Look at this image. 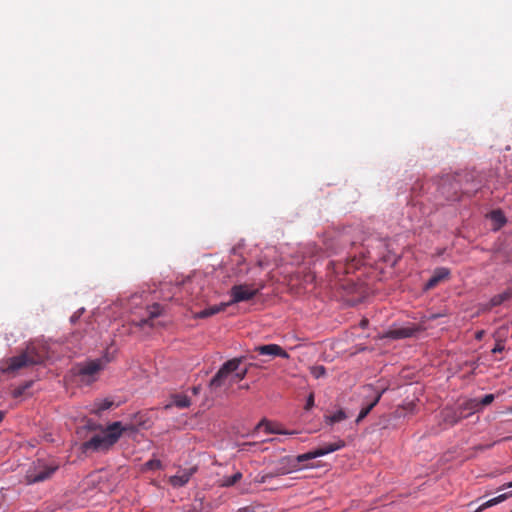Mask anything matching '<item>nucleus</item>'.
I'll use <instances>...</instances> for the list:
<instances>
[{
	"label": "nucleus",
	"mask_w": 512,
	"mask_h": 512,
	"mask_svg": "<svg viewBox=\"0 0 512 512\" xmlns=\"http://www.w3.org/2000/svg\"><path fill=\"white\" fill-rule=\"evenodd\" d=\"M89 429L100 428L102 433L92 436L88 441L82 444V450L87 451H108L111 449L120 439V437L127 431H134L132 425L124 426L120 421L109 424L106 428H102L100 425H88Z\"/></svg>",
	"instance_id": "obj_1"
},
{
	"label": "nucleus",
	"mask_w": 512,
	"mask_h": 512,
	"mask_svg": "<svg viewBox=\"0 0 512 512\" xmlns=\"http://www.w3.org/2000/svg\"><path fill=\"white\" fill-rule=\"evenodd\" d=\"M343 447H345V441L339 439L334 443L325 444V445H323L319 448H316L312 451H309L304 454H300L295 458L284 457L279 461V464L276 467L275 471H273V473H274L275 477L279 476V475L289 474L293 471L299 470L300 464L302 462L330 454L332 452L342 449Z\"/></svg>",
	"instance_id": "obj_2"
},
{
	"label": "nucleus",
	"mask_w": 512,
	"mask_h": 512,
	"mask_svg": "<svg viewBox=\"0 0 512 512\" xmlns=\"http://www.w3.org/2000/svg\"><path fill=\"white\" fill-rule=\"evenodd\" d=\"M46 357L44 348H39L32 344L27 346L19 355L2 360L0 362V370L3 373H15L22 368L43 363Z\"/></svg>",
	"instance_id": "obj_3"
},
{
	"label": "nucleus",
	"mask_w": 512,
	"mask_h": 512,
	"mask_svg": "<svg viewBox=\"0 0 512 512\" xmlns=\"http://www.w3.org/2000/svg\"><path fill=\"white\" fill-rule=\"evenodd\" d=\"M260 289L255 288L253 285L240 284L234 285L230 290L231 300L228 303H221L219 305L210 306L194 314L195 319H204L213 316L226 309L227 306L243 301H248L254 298Z\"/></svg>",
	"instance_id": "obj_4"
},
{
	"label": "nucleus",
	"mask_w": 512,
	"mask_h": 512,
	"mask_svg": "<svg viewBox=\"0 0 512 512\" xmlns=\"http://www.w3.org/2000/svg\"><path fill=\"white\" fill-rule=\"evenodd\" d=\"M241 361V358H233L225 362L211 379L210 387L216 389L223 386L227 381L233 384L243 380L247 375V369L238 371Z\"/></svg>",
	"instance_id": "obj_5"
},
{
	"label": "nucleus",
	"mask_w": 512,
	"mask_h": 512,
	"mask_svg": "<svg viewBox=\"0 0 512 512\" xmlns=\"http://www.w3.org/2000/svg\"><path fill=\"white\" fill-rule=\"evenodd\" d=\"M58 469V465H48L42 460L33 462L26 471L25 480L27 484L43 482L49 479Z\"/></svg>",
	"instance_id": "obj_6"
},
{
	"label": "nucleus",
	"mask_w": 512,
	"mask_h": 512,
	"mask_svg": "<svg viewBox=\"0 0 512 512\" xmlns=\"http://www.w3.org/2000/svg\"><path fill=\"white\" fill-rule=\"evenodd\" d=\"M110 359L91 360L86 363L79 364L77 367V374L83 377H91L103 369L104 365L108 363Z\"/></svg>",
	"instance_id": "obj_7"
},
{
	"label": "nucleus",
	"mask_w": 512,
	"mask_h": 512,
	"mask_svg": "<svg viewBox=\"0 0 512 512\" xmlns=\"http://www.w3.org/2000/svg\"><path fill=\"white\" fill-rule=\"evenodd\" d=\"M441 420L444 424L454 426L459 423L462 419L467 418L468 415L463 413L460 406L455 408L445 407L440 412Z\"/></svg>",
	"instance_id": "obj_8"
},
{
	"label": "nucleus",
	"mask_w": 512,
	"mask_h": 512,
	"mask_svg": "<svg viewBox=\"0 0 512 512\" xmlns=\"http://www.w3.org/2000/svg\"><path fill=\"white\" fill-rule=\"evenodd\" d=\"M260 355H269L274 357L289 358V354L277 344H268L256 346L254 349Z\"/></svg>",
	"instance_id": "obj_9"
},
{
	"label": "nucleus",
	"mask_w": 512,
	"mask_h": 512,
	"mask_svg": "<svg viewBox=\"0 0 512 512\" xmlns=\"http://www.w3.org/2000/svg\"><path fill=\"white\" fill-rule=\"evenodd\" d=\"M450 269L446 267H439L434 270L431 278L426 282L424 289L431 290L435 288L440 282L449 279Z\"/></svg>",
	"instance_id": "obj_10"
},
{
	"label": "nucleus",
	"mask_w": 512,
	"mask_h": 512,
	"mask_svg": "<svg viewBox=\"0 0 512 512\" xmlns=\"http://www.w3.org/2000/svg\"><path fill=\"white\" fill-rule=\"evenodd\" d=\"M195 472H196L195 467L189 468V469H184V470L180 471L178 474L171 476L169 478V483L173 487H183L184 485H186L189 482L190 478L192 477V475Z\"/></svg>",
	"instance_id": "obj_11"
},
{
	"label": "nucleus",
	"mask_w": 512,
	"mask_h": 512,
	"mask_svg": "<svg viewBox=\"0 0 512 512\" xmlns=\"http://www.w3.org/2000/svg\"><path fill=\"white\" fill-rule=\"evenodd\" d=\"M458 186L459 185L457 182L452 183L451 178L448 177L442 182L440 189L442 194H444L448 200L455 201L460 199V195L457 189Z\"/></svg>",
	"instance_id": "obj_12"
},
{
	"label": "nucleus",
	"mask_w": 512,
	"mask_h": 512,
	"mask_svg": "<svg viewBox=\"0 0 512 512\" xmlns=\"http://www.w3.org/2000/svg\"><path fill=\"white\" fill-rule=\"evenodd\" d=\"M264 427L265 432L268 434H281V435H293L296 434V431H288L285 429L280 428L279 426L273 425L271 422L263 419L261 420L258 425L256 426V429H260Z\"/></svg>",
	"instance_id": "obj_13"
},
{
	"label": "nucleus",
	"mask_w": 512,
	"mask_h": 512,
	"mask_svg": "<svg viewBox=\"0 0 512 512\" xmlns=\"http://www.w3.org/2000/svg\"><path fill=\"white\" fill-rule=\"evenodd\" d=\"M162 312V308L160 304L155 303L151 307L148 308V317L141 319L139 322H137V326L144 327L146 325H149L151 327L154 326L153 319L160 316Z\"/></svg>",
	"instance_id": "obj_14"
},
{
	"label": "nucleus",
	"mask_w": 512,
	"mask_h": 512,
	"mask_svg": "<svg viewBox=\"0 0 512 512\" xmlns=\"http://www.w3.org/2000/svg\"><path fill=\"white\" fill-rule=\"evenodd\" d=\"M418 331L416 327H401L396 328L393 330H390L388 332V337L393 339H404L409 338L415 335V333Z\"/></svg>",
	"instance_id": "obj_15"
},
{
	"label": "nucleus",
	"mask_w": 512,
	"mask_h": 512,
	"mask_svg": "<svg viewBox=\"0 0 512 512\" xmlns=\"http://www.w3.org/2000/svg\"><path fill=\"white\" fill-rule=\"evenodd\" d=\"M171 403L165 406L166 409H169L172 406H176L177 408L184 409L188 408L191 405L190 398L185 394H174L171 397Z\"/></svg>",
	"instance_id": "obj_16"
},
{
	"label": "nucleus",
	"mask_w": 512,
	"mask_h": 512,
	"mask_svg": "<svg viewBox=\"0 0 512 512\" xmlns=\"http://www.w3.org/2000/svg\"><path fill=\"white\" fill-rule=\"evenodd\" d=\"M512 497V491H509V492H506V493H503V494H500L498 495L497 497H494L484 503H482L476 510L475 512H482L483 510L487 509V508H490L492 506H495L505 500H507L508 498Z\"/></svg>",
	"instance_id": "obj_17"
},
{
	"label": "nucleus",
	"mask_w": 512,
	"mask_h": 512,
	"mask_svg": "<svg viewBox=\"0 0 512 512\" xmlns=\"http://www.w3.org/2000/svg\"><path fill=\"white\" fill-rule=\"evenodd\" d=\"M511 297H512V292L510 290H507V291H504L503 293L497 294L490 299L486 309L490 310L493 307L499 306L503 302L510 299Z\"/></svg>",
	"instance_id": "obj_18"
},
{
	"label": "nucleus",
	"mask_w": 512,
	"mask_h": 512,
	"mask_svg": "<svg viewBox=\"0 0 512 512\" xmlns=\"http://www.w3.org/2000/svg\"><path fill=\"white\" fill-rule=\"evenodd\" d=\"M463 413L470 416L481 410L478 399H469L459 405Z\"/></svg>",
	"instance_id": "obj_19"
},
{
	"label": "nucleus",
	"mask_w": 512,
	"mask_h": 512,
	"mask_svg": "<svg viewBox=\"0 0 512 512\" xmlns=\"http://www.w3.org/2000/svg\"><path fill=\"white\" fill-rule=\"evenodd\" d=\"M347 418L348 415L343 409H339L333 414L324 416L325 422L328 425H334L336 423L346 420Z\"/></svg>",
	"instance_id": "obj_20"
},
{
	"label": "nucleus",
	"mask_w": 512,
	"mask_h": 512,
	"mask_svg": "<svg viewBox=\"0 0 512 512\" xmlns=\"http://www.w3.org/2000/svg\"><path fill=\"white\" fill-rule=\"evenodd\" d=\"M383 392H384V390L379 392L370 404H368L367 406H365L361 409V411L359 412L358 417L356 419V423L361 422L370 413V411L374 408V406L379 402Z\"/></svg>",
	"instance_id": "obj_21"
},
{
	"label": "nucleus",
	"mask_w": 512,
	"mask_h": 512,
	"mask_svg": "<svg viewBox=\"0 0 512 512\" xmlns=\"http://www.w3.org/2000/svg\"><path fill=\"white\" fill-rule=\"evenodd\" d=\"M490 218L494 223V229L498 230L506 223L505 215L501 210H493L490 213Z\"/></svg>",
	"instance_id": "obj_22"
},
{
	"label": "nucleus",
	"mask_w": 512,
	"mask_h": 512,
	"mask_svg": "<svg viewBox=\"0 0 512 512\" xmlns=\"http://www.w3.org/2000/svg\"><path fill=\"white\" fill-rule=\"evenodd\" d=\"M113 405L114 402L110 399L98 400L95 401L92 412L97 415H100L103 411L111 408Z\"/></svg>",
	"instance_id": "obj_23"
},
{
	"label": "nucleus",
	"mask_w": 512,
	"mask_h": 512,
	"mask_svg": "<svg viewBox=\"0 0 512 512\" xmlns=\"http://www.w3.org/2000/svg\"><path fill=\"white\" fill-rule=\"evenodd\" d=\"M241 479H242V473L241 472H236L232 476L223 477V479L221 480L222 481L221 482V486H223V487H231L234 484H236L238 481H240Z\"/></svg>",
	"instance_id": "obj_24"
},
{
	"label": "nucleus",
	"mask_w": 512,
	"mask_h": 512,
	"mask_svg": "<svg viewBox=\"0 0 512 512\" xmlns=\"http://www.w3.org/2000/svg\"><path fill=\"white\" fill-rule=\"evenodd\" d=\"M162 468V463L158 459H150L143 464L142 471H154Z\"/></svg>",
	"instance_id": "obj_25"
},
{
	"label": "nucleus",
	"mask_w": 512,
	"mask_h": 512,
	"mask_svg": "<svg viewBox=\"0 0 512 512\" xmlns=\"http://www.w3.org/2000/svg\"><path fill=\"white\" fill-rule=\"evenodd\" d=\"M32 384H33L32 381H27L24 384L19 385L18 387L14 388L11 393L12 397L13 398L21 397L26 392V390H28L32 386Z\"/></svg>",
	"instance_id": "obj_26"
},
{
	"label": "nucleus",
	"mask_w": 512,
	"mask_h": 512,
	"mask_svg": "<svg viewBox=\"0 0 512 512\" xmlns=\"http://www.w3.org/2000/svg\"><path fill=\"white\" fill-rule=\"evenodd\" d=\"M362 264V260L358 259L356 256L350 258L349 262H347L344 266V272L350 273L351 269L357 268Z\"/></svg>",
	"instance_id": "obj_27"
},
{
	"label": "nucleus",
	"mask_w": 512,
	"mask_h": 512,
	"mask_svg": "<svg viewBox=\"0 0 512 512\" xmlns=\"http://www.w3.org/2000/svg\"><path fill=\"white\" fill-rule=\"evenodd\" d=\"M310 372L314 378L318 379L326 374V369L324 366H313L311 367Z\"/></svg>",
	"instance_id": "obj_28"
},
{
	"label": "nucleus",
	"mask_w": 512,
	"mask_h": 512,
	"mask_svg": "<svg viewBox=\"0 0 512 512\" xmlns=\"http://www.w3.org/2000/svg\"><path fill=\"white\" fill-rule=\"evenodd\" d=\"M495 399V396L493 394H486L483 398H481L479 401V405L481 410L483 407L490 405Z\"/></svg>",
	"instance_id": "obj_29"
},
{
	"label": "nucleus",
	"mask_w": 512,
	"mask_h": 512,
	"mask_svg": "<svg viewBox=\"0 0 512 512\" xmlns=\"http://www.w3.org/2000/svg\"><path fill=\"white\" fill-rule=\"evenodd\" d=\"M273 477H275L273 472H270V473H267V474H264V475H258L255 478V482L258 483V484H263V483H266L269 479H271Z\"/></svg>",
	"instance_id": "obj_30"
},
{
	"label": "nucleus",
	"mask_w": 512,
	"mask_h": 512,
	"mask_svg": "<svg viewBox=\"0 0 512 512\" xmlns=\"http://www.w3.org/2000/svg\"><path fill=\"white\" fill-rule=\"evenodd\" d=\"M504 349H505L504 341L501 339H497L496 344H495L494 348L492 349V353H494V354L501 353Z\"/></svg>",
	"instance_id": "obj_31"
},
{
	"label": "nucleus",
	"mask_w": 512,
	"mask_h": 512,
	"mask_svg": "<svg viewBox=\"0 0 512 512\" xmlns=\"http://www.w3.org/2000/svg\"><path fill=\"white\" fill-rule=\"evenodd\" d=\"M314 406V394L311 393L307 400H306V404H305V410H310L312 407Z\"/></svg>",
	"instance_id": "obj_32"
},
{
	"label": "nucleus",
	"mask_w": 512,
	"mask_h": 512,
	"mask_svg": "<svg viewBox=\"0 0 512 512\" xmlns=\"http://www.w3.org/2000/svg\"><path fill=\"white\" fill-rule=\"evenodd\" d=\"M236 512H255V511L253 510V508L246 506V507L239 508Z\"/></svg>",
	"instance_id": "obj_33"
},
{
	"label": "nucleus",
	"mask_w": 512,
	"mask_h": 512,
	"mask_svg": "<svg viewBox=\"0 0 512 512\" xmlns=\"http://www.w3.org/2000/svg\"><path fill=\"white\" fill-rule=\"evenodd\" d=\"M484 334H485V331H484V330L477 331V332L475 333V338H476L477 340H481V339L483 338Z\"/></svg>",
	"instance_id": "obj_34"
},
{
	"label": "nucleus",
	"mask_w": 512,
	"mask_h": 512,
	"mask_svg": "<svg viewBox=\"0 0 512 512\" xmlns=\"http://www.w3.org/2000/svg\"><path fill=\"white\" fill-rule=\"evenodd\" d=\"M200 391H201V386H200V385H198V386H194V387L192 388V393H193L194 395H198V394L200 393Z\"/></svg>",
	"instance_id": "obj_35"
},
{
	"label": "nucleus",
	"mask_w": 512,
	"mask_h": 512,
	"mask_svg": "<svg viewBox=\"0 0 512 512\" xmlns=\"http://www.w3.org/2000/svg\"><path fill=\"white\" fill-rule=\"evenodd\" d=\"M505 488H512V481H511V482H508V483L503 484V485L499 488V490H503V489H505Z\"/></svg>",
	"instance_id": "obj_36"
},
{
	"label": "nucleus",
	"mask_w": 512,
	"mask_h": 512,
	"mask_svg": "<svg viewBox=\"0 0 512 512\" xmlns=\"http://www.w3.org/2000/svg\"><path fill=\"white\" fill-rule=\"evenodd\" d=\"M4 417H5V412L0 411V423L3 421Z\"/></svg>",
	"instance_id": "obj_37"
},
{
	"label": "nucleus",
	"mask_w": 512,
	"mask_h": 512,
	"mask_svg": "<svg viewBox=\"0 0 512 512\" xmlns=\"http://www.w3.org/2000/svg\"><path fill=\"white\" fill-rule=\"evenodd\" d=\"M360 324L362 327H365L368 324V321L366 319H363Z\"/></svg>",
	"instance_id": "obj_38"
},
{
	"label": "nucleus",
	"mask_w": 512,
	"mask_h": 512,
	"mask_svg": "<svg viewBox=\"0 0 512 512\" xmlns=\"http://www.w3.org/2000/svg\"><path fill=\"white\" fill-rule=\"evenodd\" d=\"M76 320V317H71V321H75Z\"/></svg>",
	"instance_id": "obj_39"
}]
</instances>
